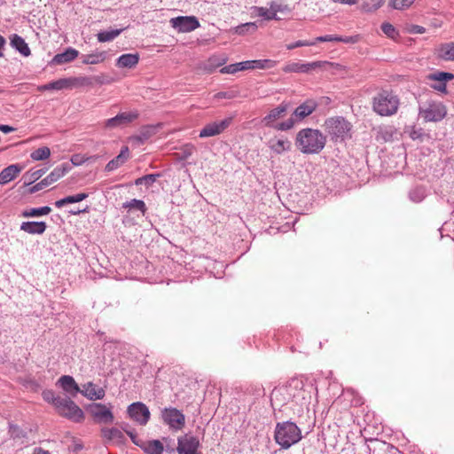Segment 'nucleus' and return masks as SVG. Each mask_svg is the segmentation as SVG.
<instances>
[{
	"mask_svg": "<svg viewBox=\"0 0 454 454\" xmlns=\"http://www.w3.org/2000/svg\"><path fill=\"white\" fill-rule=\"evenodd\" d=\"M295 143L302 153L317 154L324 149L326 137L318 129L307 128L298 132Z\"/></svg>",
	"mask_w": 454,
	"mask_h": 454,
	"instance_id": "obj_1",
	"label": "nucleus"
},
{
	"mask_svg": "<svg viewBox=\"0 0 454 454\" xmlns=\"http://www.w3.org/2000/svg\"><path fill=\"white\" fill-rule=\"evenodd\" d=\"M274 439L283 449H288L301 441V431L294 422H279L276 425Z\"/></svg>",
	"mask_w": 454,
	"mask_h": 454,
	"instance_id": "obj_2",
	"label": "nucleus"
},
{
	"mask_svg": "<svg viewBox=\"0 0 454 454\" xmlns=\"http://www.w3.org/2000/svg\"><path fill=\"white\" fill-rule=\"evenodd\" d=\"M399 106L397 96L391 91L383 90L373 98L372 108L381 116H391L395 114Z\"/></svg>",
	"mask_w": 454,
	"mask_h": 454,
	"instance_id": "obj_3",
	"label": "nucleus"
},
{
	"mask_svg": "<svg viewBox=\"0 0 454 454\" xmlns=\"http://www.w3.org/2000/svg\"><path fill=\"white\" fill-rule=\"evenodd\" d=\"M326 132L331 136L332 140L344 141L350 137L351 125L343 117H332L325 121Z\"/></svg>",
	"mask_w": 454,
	"mask_h": 454,
	"instance_id": "obj_4",
	"label": "nucleus"
},
{
	"mask_svg": "<svg viewBox=\"0 0 454 454\" xmlns=\"http://www.w3.org/2000/svg\"><path fill=\"white\" fill-rule=\"evenodd\" d=\"M56 410L59 415L74 422H80L84 417L82 410L69 397L57 401Z\"/></svg>",
	"mask_w": 454,
	"mask_h": 454,
	"instance_id": "obj_5",
	"label": "nucleus"
},
{
	"mask_svg": "<svg viewBox=\"0 0 454 454\" xmlns=\"http://www.w3.org/2000/svg\"><path fill=\"white\" fill-rule=\"evenodd\" d=\"M71 170V166L68 163H63L57 166L46 177L35 184L29 189V193H35L41 191L51 184L57 182L63 177L67 172Z\"/></svg>",
	"mask_w": 454,
	"mask_h": 454,
	"instance_id": "obj_6",
	"label": "nucleus"
},
{
	"mask_svg": "<svg viewBox=\"0 0 454 454\" xmlns=\"http://www.w3.org/2000/svg\"><path fill=\"white\" fill-rule=\"evenodd\" d=\"M160 417L162 421L175 431L181 430L184 427L185 417L183 412L176 408H164L161 410Z\"/></svg>",
	"mask_w": 454,
	"mask_h": 454,
	"instance_id": "obj_7",
	"label": "nucleus"
},
{
	"mask_svg": "<svg viewBox=\"0 0 454 454\" xmlns=\"http://www.w3.org/2000/svg\"><path fill=\"white\" fill-rule=\"evenodd\" d=\"M138 116L139 113L137 110L120 113L116 116L106 120L104 121V129L109 130L122 129L136 121Z\"/></svg>",
	"mask_w": 454,
	"mask_h": 454,
	"instance_id": "obj_8",
	"label": "nucleus"
},
{
	"mask_svg": "<svg viewBox=\"0 0 454 454\" xmlns=\"http://www.w3.org/2000/svg\"><path fill=\"white\" fill-rule=\"evenodd\" d=\"M233 117L230 116L221 121H215L204 126L200 131L199 137L200 138L211 137L218 136L224 132L232 123Z\"/></svg>",
	"mask_w": 454,
	"mask_h": 454,
	"instance_id": "obj_9",
	"label": "nucleus"
},
{
	"mask_svg": "<svg viewBox=\"0 0 454 454\" xmlns=\"http://www.w3.org/2000/svg\"><path fill=\"white\" fill-rule=\"evenodd\" d=\"M447 114L445 106L441 103H430L419 110L420 116L426 121H440Z\"/></svg>",
	"mask_w": 454,
	"mask_h": 454,
	"instance_id": "obj_10",
	"label": "nucleus"
},
{
	"mask_svg": "<svg viewBox=\"0 0 454 454\" xmlns=\"http://www.w3.org/2000/svg\"><path fill=\"white\" fill-rule=\"evenodd\" d=\"M200 442L198 437L185 434L178 438L176 450L178 454H200Z\"/></svg>",
	"mask_w": 454,
	"mask_h": 454,
	"instance_id": "obj_11",
	"label": "nucleus"
},
{
	"mask_svg": "<svg viewBox=\"0 0 454 454\" xmlns=\"http://www.w3.org/2000/svg\"><path fill=\"white\" fill-rule=\"evenodd\" d=\"M170 24L173 28L180 33L192 32L200 27V22L194 16H179L172 18L170 20Z\"/></svg>",
	"mask_w": 454,
	"mask_h": 454,
	"instance_id": "obj_12",
	"label": "nucleus"
},
{
	"mask_svg": "<svg viewBox=\"0 0 454 454\" xmlns=\"http://www.w3.org/2000/svg\"><path fill=\"white\" fill-rule=\"evenodd\" d=\"M128 413L133 420L142 426L147 424L151 416L148 407L141 402L131 403L128 407Z\"/></svg>",
	"mask_w": 454,
	"mask_h": 454,
	"instance_id": "obj_13",
	"label": "nucleus"
},
{
	"mask_svg": "<svg viewBox=\"0 0 454 454\" xmlns=\"http://www.w3.org/2000/svg\"><path fill=\"white\" fill-rule=\"evenodd\" d=\"M90 411L97 423L110 424L114 421V414L110 409L102 403H93Z\"/></svg>",
	"mask_w": 454,
	"mask_h": 454,
	"instance_id": "obj_14",
	"label": "nucleus"
},
{
	"mask_svg": "<svg viewBox=\"0 0 454 454\" xmlns=\"http://www.w3.org/2000/svg\"><path fill=\"white\" fill-rule=\"evenodd\" d=\"M325 62L322 61H314L310 63H302V62H290L286 64L282 70L285 73H302L307 74L317 68L321 67Z\"/></svg>",
	"mask_w": 454,
	"mask_h": 454,
	"instance_id": "obj_15",
	"label": "nucleus"
},
{
	"mask_svg": "<svg viewBox=\"0 0 454 454\" xmlns=\"http://www.w3.org/2000/svg\"><path fill=\"white\" fill-rule=\"evenodd\" d=\"M453 78L454 74L448 72H436L428 75L429 80L437 82V83L434 84L432 87L434 90L444 93L446 92V82L450 81Z\"/></svg>",
	"mask_w": 454,
	"mask_h": 454,
	"instance_id": "obj_16",
	"label": "nucleus"
},
{
	"mask_svg": "<svg viewBox=\"0 0 454 454\" xmlns=\"http://www.w3.org/2000/svg\"><path fill=\"white\" fill-rule=\"evenodd\" d=\"M58 384L66 393L70 395L72 397H75L81 391L74 379L69 375L61 376L58 380Z\"/></svg>",
	"mask_w": 454,
	"mask_h": 454,
	"instance_id": "obj_17",
	"label": "nucleus"
},
{
	"mask_svg": "<svg viewBox=\"0 0 454 454\" xmlns=\"http://www.w3.org/2000/svg\"><path fill=\"white\" fill-rule=\"evenodd\" d=\"M287 111V106L281 104L278 106L271 109L270 113L262 120L264 126L274 128L275 121L284 116Z\"/></svg>",
	"mask_w": 454,
	"mask_h": 454,
	"instance_id": "obj_18",
	"label": "nucleus"
},
{
	"mask_svg": "<svg viewBox=\"0 0 454 454\" xmlns=\"http://www.w3.org/2000/svg\"><path fill=\"white\" fill-rule=\"evenodd\" d=\"M317 106V104L314 100H307L295 108L293 116H294L297 121H301L311 114L316 110Z\"/></svg>",
	"mask_w": 454,
	"mask_h": 454,
	"instance_id": "obj_19",
	"label": "nucleus"
},
{
	"mask_svg": "<svg viewBox=\"0 0 454 454\" xmlns=\"http://www.w3.org/2000/svg\"><path fill=\"white\" fill-rule=\"evenodd\" d=\"M129 157V148L127 146H124L121 150L120 153L106 165L105 170L106 172H112V171L117 169L118 168L122 166L128 160Z\"/></svg>",
	"mask_w": 454,
	"mask_h": 454,
	"instance_id": "obj_20",
	"label": "nucleus"
},
{
	"mask_svg": "<svg viewBox=\"0 0 454 454\" xmlns=\"http://www.w3.org/2000/svg\"><path fill=\"white\" fill-rule=\"evenodd\" d=\"M22 168L18 164H12L0 172V184H6L15 179L21 172Z\"/></svg>",
	"mask_w": 454,
	"mask_h": 454,
	"instance_id": "obj_21",
	"label": "nucleus"
},
{
	"mask_svg": "<svg viewBox=\"0 0 454 454\" xmlns=\"http://www.w3.org/2000/svg\"><path fill=\"white\" fill-rule=\"evenodd\" d=\"M84 396L90 400H100L105 396V390L102 387H97L92 382H88L83 386V389L80 391Z\"/></svg>",
	"mask_w": 454,
	"mask_h": 454,
	"instance_id": "obj_22",
	"label": "nucleus"
},
{
	"mask_svg": "<svg viewBox=\"0 0 454 454\" xmlns=\"http://www.w3.org/2000/svg\"><path fill=\"white\" fill-rule=\"evenodd\" d=\"M78 55L79 51L77 50L69 47L66 49L65 51L56 54L53 57L51 63L54 65H63L66 63H69L73 61L74 59H76Z\"/></svg>",
	"mask_w": 454,
	"mask_h": 454,
	"instance_id": "obj_23",
	"label": "nucleus"
},
{
	"mask_svg": "<svg viewBox=\"0 0 454 454\" xmlns=\"http://www.w3.org/2000/svg\"><path fill=\"white\" fill-rule=\"evenodd\" d=\"M366 451L368 454H392L394 451H397V449L386 442L375 440L372 448L369 445L366 446Z\"/></svg>",
	"mask_w": 454,
	"mask_h": 454,
	"instance_id": "obj_24",
	"label": "nucleus"
},
{
	"mask_svg": "<svg viewBox=\"0 0 454 454\" xmlns=\"http://www.w3.org/2000/svg\"><path fill=\"white\" fill-rule=\"evenodd\" d=\"M436 56L444 61H454V43L440 44L436 49Z\"/></svg>",
	"mask_w": 454,
	"mask_h": 454,
	"instance_id": "obj_25",
	"label": "nucleus"
},
{
	"mask_svg": "<svg viewBox=\"0 0 454 454\" xmlns=\"http://www.w3.org/2000/svg\"><path fill=\"white\" fill-rule=\"evenodd\" d=\"M47 228L45 222H23L20 230L28 234H43Z\"/></svg>",
	"mask_w": 454,
	"mask_h": 454,
	"instance_id": "obj_26",
	"label": "nucleus"
},
{
	"mask_svg": "<svg viewBox=\"0 0 454 454\" xmlns=\"http://www.w3.org/2000/svg\"><path fill=\"white\" fill-rule=\"evenodd\" d=\"M11 45L25 57H27L31 54V51L27 43L21 36L16 34L11 37Z\"/></svg>",
	"mask_w": 454,
	"mask_h": 454,
	"instance_id": "obj_27",
	"label": "nucleus"
},
{
	"mask_svg": "<svg viewBox=\"0 0 454 454\" xmlns=\"http://www.w3.org/2000/svg\"><path fill=\"white\" fill-rule=\"evenodd\" d=\"M138 60H139L138 54L127 53V54H122L121 56H120L117 59L116 65L119 67L132 68L137 66V64L138 63Z\"/></svg>",
	"mask_w": 454,
	"mask_h": 454,
	"instance_id": "obj_28",
	"label": "nucleus"
},
{
	"mask_svg": "<svg viewBox=\"0 0 454 454\" xmlns=\"http://www.w3.org/2000/svg\"><path fill=\"white\" fill-rule=\"evenodd\" d=\"M67 78H61L38 87V90H61L69 89Z\"/></svg>",
	"mask_w": 454,
	"mask_h": 454,
	"instance_id": "obj_29",
	"label": "nucleus"
},
{
	"mask_svg": "<svg viewBox=\"0 0 454 454\" xmlns=\"http://www.w3.org/2000/svg\"><path fill=\"white\" fill-rule=\"evenodd\" d=\"M140 448L147 454H162L164 447L159 440L146 441Z\"/></svg>",
	"mask_w": 454,
	"mask_h": 454,
	"instance_id": "obj_30",
	"label": "nucleus"
},
{
	"mask_svg": "<svg viewBox=\"0 0 454 454\" xmlns=\"http://www.w3.org/2000/svg\"><path fill=\"white\" fill-rule=\"evenodd\" d=\"M106 51H96L90 54L82 56V62L85 65H97L102 63L106 59Z\"/></svg>",
	"mask_w": 454,
	"mask_h": 454,
	"instance_id": "obj_31",
	"label": "nucleus"
},
{
	"mask_svg": "<svg viewBox=\"0 0 454 454\" xmlns=\"http://www.w3.org/2000/svg\"><path fill=\"white\" fill-rule=\"evenodd\" d=\"M88 196H89V194L85 193V192H81V193H76L74 195L67 196L61 200H57L55 202V206H56V207L60 208L67 204L81 202V201L84 200L85 199H87Z\"/></svg>",
	"mask_w": 454,
	"mask_h": 454,
	"instance_id": "obj_32",
	"label": "nucleus"
},
{
	"mask_svg": "<svg viewBox=\"0 0 454 454\" xmlns=\"http://www.w3.org/2000/svg\"><path fill=\"white\" fill-rule=\"evenodd\" d=\"M314 42H341L345 43H355L357 42L356 36H338L333 35H322L316 38Z\"/></svg>",
	"mask_w": 454,
	"mask_h": 454,
	"instance_id": "obj_33",
	"label": "nucleus"
},
{
	"mask_svg": "<svg viewBox=\"0 0 454 454\" xmlns=\"http://www.w3.org/2000/svg\"><path fill=\"white\" fill-rule=\"evenodd\" d=\"M270 148L277 154H281L291 149V143L288 139H278L270 142Z\"/></svg>",
	"mask_w": 454,
	"mask_h": 454,
	"instance_id": "obj_34",
	"label": "nucleus"
},
{
	"mask_svg": "<svg viewBox=\"0 0 454 454\" xmlns=\"http://www.w3.org/2000/svg\"><path fill=\"white\" fill-rule=\"evenodd\" d=\"M122 207L128 209L129 212L137 210L144 215L147 210L145 203L141 200L132 199L122 204Z\"/></svg>",
	"mask_w": 454,
	"mask_h": 454,
	"instance_id": "obj_35",
	"label": "nucleus"
},
{
	"mask_svg": "<svg viewBox=\"0 0 454 454\" xmlns=\"http://www.w3.org/2000/svg\"><path fill=\"white\" fill-rule=\"evenodd\" d=\"M123 30L124 28L101 31L97 35V37L98 42L100 43L110 42L115 39L118 35H120Z\"/></svg>",
	"mask_w": 454,
	"mask_h": 454,
	"instance_id": "obj_36",
	"label": "nucleus"
},
{
	"mask_svg": "<svg viewBox=\"0 0 454 454\" xmlns=\"http://www.w3.org/2000/svg\"><path fill=\"white\" fill-rule=\"evenodd\" d=\"M252 13L255 16L262 17L266 20H278V17H275V13L269 8L261 6H253Z\"/></svg>",
	"mask_w": 454,
	"mask_h": 454,
	"instance_id": "obj_37",
	"label": "nucleus"
},
{
	"mask_svg": "<svg viewBox=\"0 0 454 454\" xmlns=\"http://www.w3.org/2000/svg\"><path fill=\"white\" fill-rule=\"evenodd\" d=\"M67 80L69 82V89L81 86H91L93 84L92 79L88 76L69 77Z\"/></svg>",
	"mask_w": 454,
	"mask_h": 454,
	"instance_id": "obj_38",
	"label": "nucleus"
},
{
	"mask_svg": "<svg viewBox=\"0 0 454 454\" xmlns=\"http://www.w3.org/2000/svg\"><path fill=\"white\" fill-rule=\"evenodd\" d=\"M51 212V208L48 206H44L38 208H30L22 212L24 217H37L41 215H49Z\"/></svg>",
	"mask_w": 454,
	"mask_h": 454,
	"instance_id": "obj_39",
	"label": "nucleus"
},
{
	"mask_svg": "<svg viewBox=\"0 0 454 454\" xmlns=\"http://www.w3.org/2000/svg\"><path fill=\"white\" fill-rule=\"evenodd\" d=\"M51 156V150L47 146L40 147L30 153V158L35 161L44 160Z\"/></svg>",
	"mask_w": 454,
	"mask_h": 454,
	"instance_id": "obj_40",
	"label": "nucleus"
},
{
	"mask_svg": "<svg viewBox=\"0 0 454 454\" xmlns=\"http://www.w3.org/2000/svg\"><path fill=\"white\" fill-rule=\"evenodd\" d=\"M101 433L103 437L107 440H120L123 437L121 431L116 427L103 428Z\"/></svg>",
	"mask_w": 454,
	"mask_h": 454,
	"instance_id": "obj_41",
	"label": "nucleus"
},
{
	"mask_svg": "<svg viewBox=\"0 0 454 454\" xmlns=\"http://www.w3.org/2000/svg\"><path fill=\"white\" fill-rule=\"evenodd\" d=\"M160 176H161V175L160 173L145 175V176H143L136 179L135 184L136 185L145 184L146 186H151Z\"/></svg>",
	"mask_w": 454,
	"mask_h": 454,
	"instance_id": "obj_42",
	"label": "nucleus"
},
{
	"mask_svg": "<svg viewBox=\"0 0 454 454\" xmlns=\"http://www.w3.org/2000/svg\"><path fill=\"white\" fill-rule=\"evenodd\" d=\"M278 62L273 59L253 60L254 69H270L277 66Z\"/></svg>",
	"mask_w": 454,
	"mask_h": 454,
	"instance_id": "obj_43",
	"label": "nucleus"
},
{
	"mask_svg": "<svg viewBox=\"0 0 454 454\" xmlns=\"http://www.w3.org/2000/svg\"><path fill=\"white\" fill-rule=\"evenodd\" d=\"M409 197L413 202L419 203L425 199L426 191L422 187H416L410 192Z\"/></svg>",
	"mask_w": 454,
	"mask_h": 454,
	"instance_id": "obj_44",
	"label": "nucleus"
},
{
	"mask_svg": "<svg viewBox=\"0 0 454 454\" xmlns=\"http://www.w3.org/2000/svg\"><path fill=\"white\" fill-rule=\"evenodd\" d=\"M296 121H298L292 115L286 121L275 124L274 129L277 130L286 131L291 129Z\"/></svg>",
	"mask_w": 454,
	"mask_h": 454,
	"instance_id": "obj_45",
	"label": "nucleus"
},
{
	"mask_svg": "<svg viewBox=\"0 0 454 454\" xmlns=\"http://www.w3.org/2000/svg\"><path fill=\"white\" fill-rule=\"evenodd\" d=\"M44 401L51 403L56 408L57 401L61 400L62 396L56 395L52 390H44L42 394Z\"/></svg>",
	"mask_w": 454,
	"mask_h": 454,
	"instance_id": "obj_46",
	"label": "nucleus"
},
{
	"mask_svg": "<svg viewBox=\"0 0 454 454\" xmlns=\"http://www.w3.org/2000/svg\"><path fill=\"white\" fill-rule=\"evenodd\" d=\"M415 0H390V4L396 10H403L410 7Z\"/></svg>",
	"mask_w": 454,
	"mask_h": 454,
	"instance_id": "obj_47",
	"label": "nucleus"
},
{
	"mask_svg": "<svg viewBox=\"0 0 454 454\" xmlns=\"http://www.w3.org/2000/svg\"><path fill=\"white\" fill-rule=\"evenodd\" d=\"M381 30L386 35H387L390 38H395L398 35L395 27L388 22L382 23Z\"/></svg>",
	"mask_w": 454,
	"mask_h": 454,
	"instance_id": "obj_48",
	"label": "nucleus"
},
{
	"mask_svg": "<svg viewBox=\"0 0 454 454\" xmlns=\"http://www.w3.org/2000/svg\"><path fill=\"white\" fill-rule=\"evenodd\" d=\"M47 171V168H40L35 171H30L27 175L29 176V182L26 183V184H30L36 180H38L40 177H42Z\"/></svg>",
	"mask_w": 454,
	"mask_h": 454,
	"instance_id": "obj_49",
	"label": "nucleus"
},
{
	"mask_svg": "<svg viewBox=\"0 0 454 454\" xmlns=\"http://www.w3.org/2000/svg\"><path fill=\"white\" fill-rule=\"evenodd\" d=\"M195 151V146L192 144H186L185 145H184V147L181 149V155H180V159L182 160H187L190 156H192V154L193 153V152Z\"/></svg>",
	"mask_w": 454,
	"mask_h": 454,
	"instance_id": "obj_50",
	"label": "nucleus"
},
{
	"mask_svg": "<svg viewBox=\"0 0 454 454\" xmlns=\"http://www.w3.org/2000/svg\"><path fill=\"white\" fill-rule=\"evenodd\" d=\"M249 28H252L254 31L257 28V25L254 22H248L243 24L241 26L237 27L236 32L239 35H244Z\"/></svg>",
	"mask_w": 454,
	"mask_h": 454,
	"instance_id": "obj_51",
	"label": "nucleus"
},
{
	"mask_svg": "<svg viewBox=\"0 0 454 454\" xmlns=\"http://www.w3.org/2000/svg\"><path fill=\"white\" fill-rule=\"evenodd\" d=\"M316 42H309V41H301V40H299V41H296L295 43H290V44H287L286 45V48L288 50H294L295 48H298V47H302V46H312V45H315Z\"/></svg>",
	"mask_w": 454,
	"mask_h": 454,
	"instance_id": "obj_52",
	"label": "nucleus"
},
{
	"mask_svg": "<svg viewBox=\"0 0 454 454\" xmlns=\"http://www.w3.org/2000/svg\"><path fill=\"white\" fill-rule=\"evenodd\" d=\"M386 0H369L366 3V8L368 11H375L380 8Z\"/></svg>",
	"mask_w": 454,
	"mask_h": 454,
	"instance_id": "obj_53",
	"label": "nucleus"
},
{
	"mask_svg": "<svg viewBox=\"0 0 454 454\" xmlns=\"http://www.w3.org/2000/svg\"><path fill=\"white\" fill-rule=\"evenodd\" d=\"M236 67L238 68V72L254 69L253 60L239 62L236 63Z\"/></svg>",
	"mask_w": 454,
	"mask_h": 454,
	"instance_id": "obj_54",
	"label": "nucleus"
},
{
	"mask_svg": "<svg viewBox=\"0 0 454 454\" xmlns=\"http://www.w3.org/2000/svg\"><path fill=\"white\" fill-rule=\"evenodd\" d=\"M216 58H211L208 59V63L210 64V67L208 68V70L211 72L214 68L217 67H220L222 66L223 64L225 63L226 61V59H223L219 61H216Z\"/></svg>",
	"mask_w": 454,
	"mask_h": 454,
	"instance_id": "obj_55",
	"label": "nucleus"
},
{
	"mask_svg": "<svg viewBox=\"0 0 454 454\" xmlns=\"http://www.w3.org/2000/svg\"><path fill=\"white\" fill-rule=\"evenodd\" d=\"M235 64H231L229 66H225L223 68H221L220 73L222 74H235L238 72V68L236 67Z\"/></svg>",
	"mask_w": 454,
	"mask_h": 454,
	"instance_id": "obj_56",
	"label": "nucleus"
},
{
	"mask_svg": "<svg viewBox=\"0 0 454 454\" xmlns=\"http://www.w3.org/2000/svg\"><path fill=\"white\" fill-rule=\"evenodd\" d=\"M409 33L411 34H424L426 32V28L422 26L419 25H411L408 28Z\"/></svg>",
	"mask_w": 454,
	"mask_h": 454,
	"instance_id": "obj_57",
	"label": "nucleus"
},
{
	"mask_svg": "<svg viewBox=\"0 0 454 454\" xmlns=\"http://www.w3.org/2000/svg\"><path fill=\"white\" fill-rule=\"evenodd\" d=\"M270 9L272 12L275 13V17H278V15H277L278 12L284 11V8L282 7V5L276 2L270 3Z\"/></svg>",
	"mask_w": 454,
	"mask_h": 454,
	"instance_id": "obj_58",
	"label": "nucleus"
},
{
	"mask_svg": "<svg viewBox=\"0 0 454 454\" xmlns=\"http://www.w3.org/2000/svg\"><path fill=\"white\" fill-rule=\"evenodd\" d=\"M234 97H235V94L232 91H221V92H218L215 95L216 98H228V99H231Z\"/></svg>",
	"mask_w": 454,
	"mask_h": 454,
	"instance_id": "obj_59",
	"label": "nucleus"
},
{
	"mask_svg": "<svg viewBox=\"0 0 454 454\" xmlns=\"http://www.w3.org/2000/svg\"><path fill=\"white\" fill-rule=\"evenodd\" d=\"M333 3L341 4H347V5H353L356 4L357 0H331Z\"/></svg>",
	"mask_w": 454,
	"mask_h": 454,
	"instance_id": "obj_60",
	"label": "nucleus"
},
{
	"mask_svg": "<svg viewBox=\"0 0 454 454\" xmlns=\"http://www.w3.org/2000/svg\"><path fill=\"white\" fill-rule=\"evenodd\" d=\"M15 129L13 127H11L9 125L0 124V131L4 133H10L12 131H14Z\"/></svg>",
	"mask_w": 454,
	"mask_h": 454,
	"instance_id": "obj_61",
	"label": "nucleus"
},
{
	"mask_svg": "<svg viewBox=\"0 0 454 454\" xmlns=\"http://www.w3.org/2000/svg\"><path fill=\"white\" fill-rule=\"evenodd\" d=\"M32 454H51V453L48 450H45L41 447H36L34 449Z\"/></svg>",
	"mask_w": 454,
	"mask_h": 454,
	"instance_id": "obj_62",
	"label": "nucleus"
},
{
	"mask_svg": "<svg viewBox=\"0 0 454 454\" xmlns=\"http://www.w3.org/2000/svg\"><path fill=\"white\" fill-rule=\"evenodd\" d=\"M149 137H150L149 131L146 130V131H142L138 138L141 141H143V140L147 139Z\"/></svg>",
	"mask_w": 454,
	"mask_h": 454,
	"instance_id": "obj_63",
	"label": "nucleus"
},
{
	"mask_svg": "<svg viewBox=\"0 0 454 454\" xmlns=\"http://www.w3.org/2000/svg\"><path fill=\"white\" fill-rule=\"evenodd\" d=\"M131 440H132V442H133L136 445H137V446H139V447H140V445H142V444H143V442H144L142 440L137 439V435H136V434H135L134 436H132V437H131Z\"/></svg>",
	"mask_w": 454,
	"mask_h": 454,
	"instance_id": "obj_64",
	"label": "nucleus"
}]
</instances>
